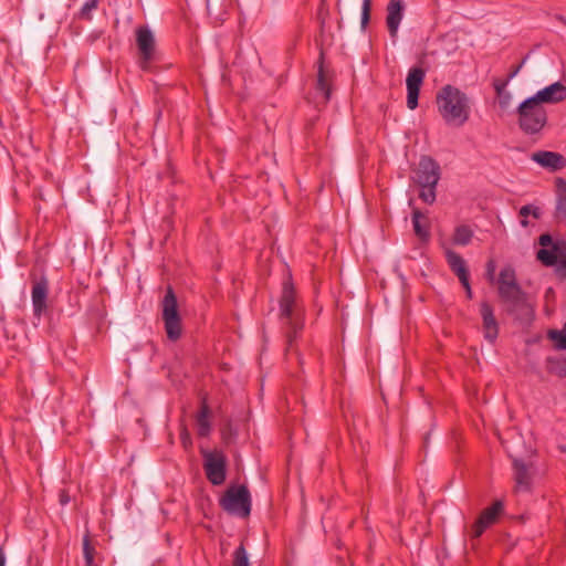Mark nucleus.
Masks as SVG:
<instances>
[{
  "label": "nucleus",
  "mask_w": 566,
  "mask_h": 566,
  "mask_svg": "<svg viewBox=\"0 0 566 566\" xmlns=\"http://www.w3.org/2000/svg\"><path fill=\"white\" fill-rule=\"evenodd\" d=\"M510 81H511V80H509V78H507V80H505V81L496 80V81L494 82V84H493L494 90H495V93H496V94H500V91H502V92H506V91H507V90H506V86H507V84H509V82H510Z\"/></svg>",
  "instance_id": "obj_32"
},
{
  "label": "nucleus",
  "mask_w": 566,
  "mask_h": 566,
  "mask_svg": "<svg viewBox=\"0 0 566 566\" xmlns=\"http://www.w3.org/2000/svg\"><path fill=\"white\" fill-rule=\"evenodd\" d=\"M531 97L542 106L557 104L566 99V86L562 82H555L537 91Z\"/></svg>",
  "instance_id": "obj_13"
},
{
  "label": "nucleus",
  "mask_w": 566,
  "mask_h": 566,
  "mask_svg": "<svg viewBox=\"0 0 566 566\" xmlns=\"http://www.w3.org/2000/svg\"><path fill=\"white\" fill-rule=\"evenodd\" d=\"M0 566H6V553L2 547H0Z\"/></svg>",
  "instance_id": "obj_36"
},
{
  "label": "nucleus",
  "mask_w": 566,
  "mask_h": 566,
  "mask_svg": "<svg viewBox=\"0 0 566 566\" xmlns=\"http://www.w3.org/2000/svg\"><path fill=\"white\" fill-rule=\"evenodd\" d=\"M181 439H182L184 444H185V446H187L188 440H189V438H188V433H187V432H185V433L182 434Z\"/></svg>",
  "instance_id": "obj_38"
},
{
  "label": "nucleus",
  "mask_w": 566,
  "mask_h": 566,
  "mask_svg": "<svg viewBox=\"0 0 566 566\" xmlns=\"http://www.w3.org/2000/svg\"><path fill=\"white\" fill-rule=\"evenodd\" d=\"M97 6V2L96 0H87L82 9H81V14L84 17V15H87L93 9H95Z\"/></svg>",
  "instance_id": "obj_31"
},
{
  "label": "nucleus",
  "mask_w": 566,
  "mask_h": 566,
  "mask_svg": "<svg viewBox=\"0 0 566 566\" xmlns=\"http://www.w3.org/2000/svg\"><path fill=\"white\" fill-rule=\"evenodd\" d=\"M95 548L92 546L88 536H84L83 538V557L85 566H98L95 563Z\"/></svg>",
  "instance_id": "obj_25"
},
{
  "label": "nucleus",
  "mask_w": 566,
  "mask_h": 566,
  "mask_svg": "<svg viewBox=\"0 0 566 566\" xmlns=\"http://www.w3.org/2000/svg\"><path fill=\"white\" fill-rule=\"evenodd\" d=\"M558 247L553 245L552 248H541L536 252V258L546 266H553L557 262Z\"/></svg>",
  "instance_id": "obj_22"
},
{
  "label": "nucleus",
  "mask_w": 566,
  "mask_h": 566,
  "mask_svg": "<svg viewBox=\"0 0 566 566\" xmlns=\"http://www.w3.org/2000/svg\"><path fill=\"white\" fill-rule=\"evenodd\" d=\"M210 410L203 400L201 409L196 418L197 431L200 437H208L211 431V423L209 420Z\"/></svg>",
  "instance_id": "obj_19"
},
{
  "label": "nucleus",
  "mask_w": 566,
  "mask_h": 566,
  "mask_svg": "<svg viewBox=\"0 0 566 566\" xmlns=\"http://www.w3.org/2000/svg\"><path fill=\"white\" fill-rule=\"evenodd\" d=\"M538 243L542 248H552L553 245H557L553 242V238L548 233H544L538 238Z\"/></svg>",
  "instance_id": "obj_30"
},
{
  "label": "nucleus",
  "mask_w": 566,
  "mask_h": 566,
  "mask_svg": "<svg viewBox=\"0 0 566 566\" xmlns=\"http://www.w3.org/2000/svg\"><path fill=\"white\" fill-rule=\"evenodd\" d=\"M562 450H563L564 452H566V447L562 448Z\"/></svg>",
  "instance_id": "obj_40"
},
{
  "label": "nucleus",
  "mask_w": 566,
  "mask_h": 566,
  "mask_svg": "<svg viewBox=\"0 0 566 566\" xmlns=\"http://www.w3.org/2000/svg\"><path fill=\"white\" fill-rule=\"evenodd\" d=\"M524 62H525V60H523V61L521 62V64H518L517 66H515V67L512 70V72H511V73H510V75H509V80L514 78V77L518 74V72L521 71V69H522V66H523Z\"/></svg>",
  "instance_id": "obj_34"
},
{
  "label": "nucleus",
  "mask_w": 566,
  "mask_h": 566,
  "mask_svg": "<svg viewBox=\"0 0 566 566\" xmlns=\"http://www.w3.org/2000/svg\"><path fill=\"white\" fill-rule=\"evenodd\" d=\"M531 159L539 166L547 168L552 171L560 170L566 165V159L563 155L548 150H539L533 153Z\"/></svg>",
  "instance_id": "obj_16"
},
{
  "label": "nucleus",
  "mask_w": 566,
  "mask_h": 566,
  "mask_svg": "<svg viewBox=\"0 0 566 566\" xmlns=\"http://www.w3.org/2000/svg\"><path fill=\"white\" fill-rule=\"evenodd\" d=\"M136 43L140 55L139 66L144 71H148L156 51L155 36L148 27H139L136 29Z\"/></svg>",
  "instance_id": "obj_9"
},
{
  "label": "nucleus",
  "mask_w": 566,
  "mask_h": 566,
  "mask_svg": "<svg viewBox=\"0 0 566 566\" xmlns=\"http://www.w3.org/2000/svg\"><path fill=\"white\" fill-rule=\"evenodd\" d=\"M473 238V231L465 224L458 226L454 230L453 242L458 245H467Z\"/></svg>",
  "instance_id": "obj_24"
},
{
  "label": "nucleus",
  "mask_w": 566,
  "mask_h": 566,
  "mask_svg": "<svg viewBox=\"0 0 566 566\" xmlns=\"http://www.w3.org/2000/svg\"><path fill=\"white\" fill-rule=\"evenodd\" d=\"M220 506L229 514L248 517L251 513V495L247 486H230L220 499Z\"/></svg>",
  "instance_id": "obj_6"
},
{
  "label": "nucleus",
  "mask_w": 566,
  "mask_h": 566,
  "mask_svg": "<svg viewBox=\"0 0 566 566\" xmlns=\"http://www.w3.org/2000/svg\"><path fill=\"white\" fill-rule=\"evenodd\" d=\"M405 4L401 0H391L387 4L386 24L391 38H396L403 18Z\"/></svg>",
  "instance_id": "obj_17"
},
{
  "label": "nucleus",
  "mask_w": 566,
  "mask_h": 566,
  "mask_svg": "<svg viewBox=\"0 0 566 566\" xmlns=\"http://www.w3.org/2000/svg\"><path fill=\"white\" fill-rule=\"evenodd\" d=\"M440 180V167L430 157H421L416 170L415 181L420 186V199L426 203L436 201V187Z\"/></svg>",
  "instance_id": "obj_5"
},
{
  "label": "nucleus",
  "mask_w": 566,
  "mask_h": 566,
  "mask_svg": "<svg viewBox=\"0 0 566 566\" xmlns=\"http://www.w3.org/2000/svg\"><path fill=\"white\" fill-rule=\"evenodd\" d=\"M426 73L421 67H412L409 70L406 85H407V107L415 109L418 106V98L420 87L423 83Z\"/></svg>",
  "instance_id": "obj_11"
},
{
  "label": "nucleus",
  "mask_w": 566,
  "mask_h": 566,
  "mask_svg": "<svg viewBox=\"0 0 566 566\" xmlns=\"http://www.w3.org/2000/svg\"><path fill=\"white\" fill-rule=\"evenodd\" d=\"M555 218L556 219H565L566 218V181L559 180V188L557 193V201L555 208Z\"/></svg>",
  "instance_id": "obj_23"
},
{
  "label": "nucleus",
  "mask_w": 566,
  "mask_h": 566,
  "mask_svg": "<svg viewBox=\"0 0 566 566\" xmlns=\"http://www.w3.org/2000/svg\"><path fill=\"white\" fill-rule=\"evenodd\" d=\"M541 209L536 206H533V205H526V206H523L521 209H520V216L523 217V219L521 220V224L523 227H526L528 224L526 218L528 216H533L535 219H539L541 218Z\"/></svg>",
  "instance_id": "obj_26"
},
{
  "label": "nucleus",
  "mask_w": 566,
  "mask_h": 566,
  "mask_svg": "<svg viewBox=\"0 0 566 566\" xmlns=\"http://www.w3.org/2000/svg\"><path fill=\"white\" fill-rule=\"evenodd\" d=\"M412 226H413V231H415L416 235L421 241L429 240L430 233H429V229L427 226V218L419 210H415L412 212Z\"/></svg>",
  "instance_id": "obj_20"
},
{
  "label": "nucleus",
  "mask_w": 566,
  "mask_h": 566,
  "mask_svg": "<svg viewBox=\"0 0 566 566\" xmlns=\"http://www.w3.org/2000/svg\"><path fill=\"white\" fill-rule=\"evenodd\" d=\"M70 502V496L65 491H61L60 493V503L62 505H66Z\"/></svg>",
  "instance_id": "obj_35"
},
{
  "label": "nucleus",
  "mask_w": 566,
  "mask_h": 566,
  "mask_svg": "<svg viewBox=\"0 0 566 566\" xmlns=\"http://www.w3.org/2000/svg\"><path fill=\"white\" fill-rule=\"evenodd\" d=\"M496 96H497L499 106L502 111H507L511 108L512 103H513V95L509 91H506V92L500 91V94H496Z\"/></svg>",
  "instance_id": "obj_28"
},
{
  "label": "nucleus",
  "mask_w": 566,
  "mask_h": 566,
  "mask_svg": "<svg viewBox=\"0 0 566 566\" xmlns=\"http://www.w3.org/2000/svg\"><path fill=\"white\" fill-rule=\"evenodd\" d=\"M559 374L566 376V360L562 361Z\"/></svg>",
  "instance_id": "obj_37"
},
{
  "label": "nucleus",
  "mask_w": 566,
  "mask_h": 566,
  "mask_svg": "<svg viewBox=\"0 0 566 566\" xmlns=\"http://www.w3.org/2000/svg\"><path fill=\"white\" fill-rule=\"evenodd\" d=\"M437 108L447 125L463 126L471 115V98L453 85H444L436 96Z\"/></svg>",
  "instance_id": "obj_1"
},
{
  "label": "nucleus",
  "mask_w": 566,
  "mask_h": 566,
  "mask_svg": "<svg viewBox=\"0 0 566 566\" xmlns=\"http://www.w3.org/2000/svg\"><path fill=\"white\" fill-rule=\"evenodd\" d=\"M233 566H250L248 553L243 544L233 553Z\"/></svg>",
  "instance_id": "obj_27"
},
{
  "label": "nucleus",
  "mask_w": 566,
  "mask_h": 566,
  "mask_svg": "<svg viewBox=\"0 0 566 566\" xmlns=\"http://www.w3.org/2000/svg\"><path fill=\"white\" fill-rule=\"evenodd\" d=\"M499 296L504 304L505 311L516 319H526L532 315V306L527 294L516 281L515 270L507 265L499 274Z\"/></svg>",
  "instance_id": "obj_2"
},
{
  "label": "nucleus",
  "mask_w": 566,
  "mask_h": 566,
  "mask_svg": "<svg viewBox=\"0 0 566 566\" xmlns=\"http://www.w3.org/2000/svg\"><path fill=\"white\" fill-rule=\"evenodd\" d=\"M447 261L450 269L458 276L459 281H465L469 277V271L464 259L454 251H447Z\"/></svg>",
  "instance_id": "obj_18"
},
{
  "label": "nucleus",
  "mask_w": 566,
  "mask_h": 566,
  "mask_svg": "<svg viewBox=\"0 0 566 566\" xmlns=\"http://www.w3.org/2000/svg\"><path fill=\"white\" fill-rule=\"evenodd\" d=\"M316 92L321 97V102L326 104L331 98V87L325 71L322 65H319L318 74H317V83H316Z\"/></svg>",
  "instance_id": "obj_21"
},
{
  "label": "nucleus",
  "mask_w": 566,
  "mask_h": 566,
  "mask_svg": "<svg viewBox=\"0 0 566 566\" xmlns=\"http://www.w3.org/2000/svg\"><path fill=\"white\" fill-rule=\"evenodd\" d=\"M462 286L465 289V292H467V296L469 298H472V290H471V286H470V281H469V277L465 279V281H460Z\"/></svg>",
  "instance_id": "obj_33"
},
{
  "label": "nucleus",
  "mask_w": 566,
  "mask_h": 566,
  "mask_svg": "<svg viewBox=\"0 0 566 566\" xmlns=\"http://www.w3.org/2000/svg\"><path fill=\"white\" fill-rule=\"evenodd\" d=\"M161 312L167 337L170 340H177L181 335V319L178 313L177 297L170 286L161 302Z\"/></svg>",
  "instance_id": "obj_7"
},
{
  "label": "nucleus",
  "mask_w": 566,
  "mask_h": 566,
  "mask_svg": "<svg viewBox=\"0 0 566 566\" xmlns=\"http://www.w3.org/2000/svg\"><path fill=\"white\" fill-rule=\"evenodd\" d=\"M371 0H363L360 24L365 29L370 19Z\"/></svg>",
  "instance_id": "obj_29"
},
{
  "label": "nucleus",
  "mask_w": 566,
  "mask_h": 566,
  "mask_svg": "<svg viewBox=\"0 0 566 566\" xmlns=\"http://www.w3.org/2000/svg\"><path fill=\"white\" fill-rule=\"evenodd\" d=\"M517 124L525 135H538L547 125L545 106L535 102L531 96L525 98L516 108Z\"/></svg>",
  "instance_id": "obj_4"
},
{
  "label": "nucleus",
  "mask_w": 566,
  "mask_h": 566,
  "mask_svg": "<svg viewBox=\"0 0 566 566\" xmlns=\"http://www.w3.org/2000/svg\"><path fill=\"white\" fill-rule=\"evenodd\" d=\"M493 271H494L493 263H492V262H490V263H489V273H490V274H492V273H493Z\"/></svg>",
  "instance_id": "obj_39"
},
{
  "label": "nucleus",
  "mask_w": 566,
  "mask_h": 566,
  "mask_svg": "<svg viewBox=\"0 0 566 566\" xmlns=\"http://www.w3.org/2000/svg\"><path fill=\"white\" fill-rule=\"evenodd\" d=\"M280 318L286 329L287 347L290 349L296 335L304 326V311L290 281L283 284L280 298Z\"/></svg>",
  "instance_id": "obj_3"
},
{
  "label": "nucleus",
  "mask_w": 566,
  "mask_h": 566,
  "mask_svg": "<svg viewBox=\"0 0 566 566\" xmlns=\"http://www.w3.org/2000/svg\"><path fill=\"white\" fill-rule=\"evenodd\" d=\"M49 295V281L42 276L35 280L32 285L31 298L33 313L40 317L48 308L46 300Z\"/></svg>",
  "instance_id": "obj_14"
},
{
  "label": "nucleus",
  "mask_w": 566,
  "mask_h": 566,
  "mask_svg": "<svg viewBox=\"0 0 566 566\" xmlns=\"http://www.w3.org/2000/svg\"><path fill=\"white\" fill-rule=\"evenodd\" d=\"M484 338L493 344L499 336V324L494 316V310L488 302L480 305Z\"/></svg>",
  "instance_id": "obj_15"
},
{
  "label": "nucleus",
  "mask_w": 566,
  "mask_h": 566,
  "mask_svg": "<svg viewBox=\"0 0 566 566\" xmlns=\"http://www.w3.org/2000/svg\"><path fill=\"white\" fill-rule=\"evenodd\" d=\"M513 465V480L514 491L516 493H528L532 491L533 479L535 469L533 464L526 463L524 460L514 458Z\"/></svg>",
  "instance_id": "obj_10"
},
{
  "label": "nucleus",
  "mask_w": 566,
  "mask_h": 566,
  "mask_svg": "<svg viewBox=\"0 0 566 566\" xmlns=\"http://www.w3.org/2000/svg\"><path fill=\"white\" fill-rule=\"evenodd\" d=\"M502 511L503 503L501 501H496L491 507L485 509L472 525L470 536L472 538H479L483 532L496 521Z\"/></svg>",
  "instance_id": "obj_12"
},
{
  "label": "nucleus",
  "mask_w": 566,
  "mask_h": 566,
  "mask_svg": "<svg viewBox=\"0 0 566 566\" xmlns=\"http://www.w3.org/2000/svg\"><path fill=\"white\" fill-rule=\"evenodd\" d=\"M203 469L207 479L213 485H221L227 478V458L218 450L202 451Z\"/></svg>",
  "instance_id": "obj_8"
}]
</instances>
